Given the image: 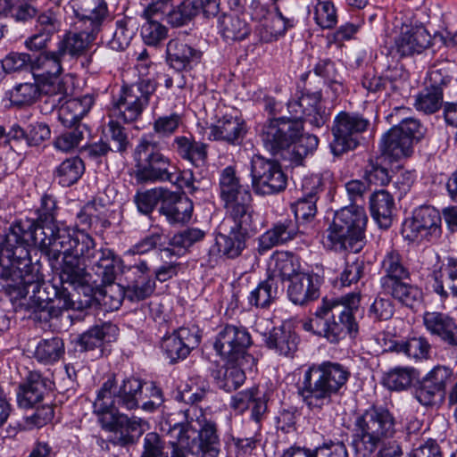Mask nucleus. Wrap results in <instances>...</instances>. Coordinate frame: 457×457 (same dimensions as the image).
<instances>
[{
    "mask_svg": "<svg viewBox=\"0 0 457 457\" xmlns=\"http://www.w3.org/2000/svg\"><path fill=\"white\" fill-rule=\"evenodd\" d=\"M246 132V124L241 116L226 113L210 127L209 138L237 145L242 143Z\"/></svg>",
    "mask_w": 457,
    "mask_h": 457,
    "instance_id": "nucleus-25",
    "label": "nucleus"
},
{
    "mask_svg": "<svg viewBox=\"0 0 457 457\" xmlns=\"http://www.w3.org/2000/svg\"><path fill=\"white\" fill-rule=\"evenodd\" d=\"M281 457H348L343 442H330L319 446L312 454H308L300 448H290Z\"/></svg>",
    "mask_w": 457,
    "mask_h": 457,
    "instance_id": "nucleus-52",
    "label": "nucleus"
},
{
    "mask_svg": "<svg viewBox=\"0 0 457 457\" xmlns=\"http://www.w3.org/2000/svg\"><path fill=\"white\" fill-rule=\"evenodd\" d=\"M407 280L396 281L382 287V289L386 295L392 296L401 304L412 309L422 303L423 293L421 288L407 282Z\"/></svg>",
    "mask_w": 457,
    "mask_h": 457,
    "instance_id": "nucleus-40",
    "label": "nucleus"
},
{
    "mask_svg": "<svg viewBox=\"0 0 457 457\" xmlns=\"http://www.w3.org/2000/svg\"><path fill=\"white\" fill-rule=\"evenodd\" d=\"M202 52L172 39L167 45V60L178 71L192 69L200 62Z\"/></svg>",
    "mask_w": 457,
    "mask_h": 457,
    "instance_id": "nucleus-32",
    "label": "nucleus"
},
{
    "mask_svg": "<svg viewBox=\"0 0 457 457\" xmlns=\"http://www.w3.org/2000/svg\"><path fill=\"white\" fill-rule=\"evenodd\" d=\"M441 216L430 206H420L413 212L411 218L403 225L402 234L410 241L436 239L441 235Z\"/></svg>",
    "mask_w": 457,
    "mask_h": 457,
    "instance_id": "nucleus-19",
    "label": "nucleus"
},
{
    "mask_svg": "<svg viewBox=\"0 0 457 457\" xmlns=\"http://www.w3.org/2000/svg\"><path fill=\"white\" fill-rule=\"evenodd\" d=\"M252 187L259 195H270L284 191L287 177L278 162L254 155L251 161Z\"/></svg>",
    "mask_w": 457,
    "mask_h": 457,
    "instance_id": "nucleus-16",
    "label": "nucleus"
},
{
    "mask_svg": "<svg viewBox=\"0 0 457 457\" xmlns=\"http://www.w3.org/2000/svg\"><path fill=\"white\" fill-rule=\"evenodd\" d=\"M302 122L291 117L271 120L262 129L263 145L272 155L300 165L319 145L316 136L302 135Z\"/></svg>",
    "mask_w": 457,
    "mask_h": 457,
    "instance_id": "nucleus-2",
    "label": "nucleus"
},
{
    "mask_svg": "<svg viewBox=\"0 0 457 457\" xmlns=\"http://www.w3.org/2000/svg\"><path fill=\"white\" fill-rule=\"evenodd\" d=\"M64 353V344L62 338L54 337L38 342L34 352L35 358L44 363L58 361Z\"/></svg>",
    "mask_w": 457,
    "mask_h": 457,
    "instance_id": "nucleus-53",
    "label": "nucleus"
},
{
    "mask_svg": "<svg viewBox=\"0 0 457 457\" xmlns=\"http://www.w3.org/2000/svg\"><path fill=\"white\" fill-rule=\"evenodd\" d=\"M220 232L216 236L215 245L211 247V256L221 255L228 259L238 257L245 248V238L249 233L256 232L257 225L251 216L248 227L241 225L226 216L220 226Z\"/></svg>",
    "mask_w": 457,
    "mask_h": 457,
    "instance_id": "nucleus-15",
    "label": "nucleus"
},
{
    "mask_svg": "<svg viewBox=\"0 0 457 457\" xmlns=\"http://www.w3.org/2000/svg\"><path fill=\"white\" fill-rule=\"evenodd\" d=\"M433 289L444 300L457 297V259L448 258L440 270L434 273Z\"/></svg>",
    "mask_w": 457,
    "mask_h": 457,
    "instance_id": "nucleus-36",
    "label": "nucleus"
},
{
    "mask_svg": "<svg viewBox=\"0 0 457 457\" xmlns=\"http://www.w3.org/2000/svg\"><path fill=\"white\" fill-rule=\"evenodd\" d=\"M296 221L285 219L275 223L267 230L259 240V246L262 251H267L274 246L292 240L298 233Z\"/></svg>",
    "mask_w": 457,
    "mask_h": 457,
    "instance_id": "nucleus-35",
    "label": "nucleus"
},
{
    "mask_svg": "<svg viewBox=\"0 0 457 457\" xmlns=\"http://www.w3.org/2000/svg\"><path fill=\"white\" fill-rule=\"evenodd\" d=\"M369 126L370 120L359 113L339 112L334 120L332 127L334 139L329 145L333 154L338 156L355 149L360 144L361 135L368 129Z\"/></svg>",
    "mask_w": 457,
    "mask_h": 457,
    "instance_id": "nucleus-14",
    "label": "nucleus"
},
{
    "mask_svg": "<svg viewBox=\"0 0 457 457\" xmlns=\"http://www.w3.org/2000/svg\"><path fill=\"white\" fill-rule=\"evenodd\" d=\"M207 9L199 0H184L174 9L170 11L165 20L172 27L187 26L199 13L200 10Z\"/></svg>",
    "mask_w": 457,
    "mask_h": 457,
    "instance_id": "nucleus-46",
    "label": "nucleus"
},
{
    "mask_svg": "<svg viewBox=\"0 0 457 457\" xmlns=\"http://www.w3.org/2000/svg\"><path fill=\"white\" fill-rule=\"evenodd\" d=\"M85 166L79 157H71L64 160L55 170L54 175L59 184L62 187H70L75 184L83 175Z\"/></svg>",
    "mask_w": 457,
    "mask_h": 457,
    "instance_id": "nucleus-50",
    "label": "nucleus"
},
{
    "mask_svg": "<svg viewBox=\"0 0 457 457\" xmlns=\"http://www.w3.org/2000/svg\"><path fill=\"white\" fill-rule=\"evenodd\" d=\"M181 123V115L173 112L170 115L160 116L154 120L153 129L161 137H170L177 131Z\"/></svg>",
    "mask_w": 457,
    "mask_h": 457,
    "instance_id": "nucleus-64",
    "label": "nucleus"
},
{
    "mask_svg": "<svg viewBox=\"0 0 457 457\" xmlns=\"http://www.w3.org/2000/svg\"><path fill=\"white\" fill-rule=\"evenodd\" d=\"M112 328L111 324L95 326L79 336L78 344L83 351L93 350L103 345L106 336Z\"/></svg>",
    "mask_w": 457,
    "mask_h": 457,
    "instance_id": "nucleus-59",
    "label": "nucleus"
},
{
    "mask_svg": "<svg viewBox=\"0 0 457 457\" xmlns=\"http://www.w3.org/2000/svg\"><path fill=\"white\" fill-rule=\"evenodd\" d=\"M166 191L167 188L159 187L137 192L134 195V203L141 213L148 215L152 213L158 204L162 205Z\"/></svg>",
    "mask_w": 457,
    "mask_h": 457,
    "instance_id": "nucleus-55",
    "label": "nucleus"
},
{
    "mask_svg": "<svg viewBox=\"0 0 457 457\" xmlns=\"http://www.w3.org/2000/svg\"><path fill=\"white\" fill-rule=\"evenodd\" d=\"M287 109L295 120H303L316 128L322 127L329 117V113L321 104L320 90L311 92L305 88L297 100L287 103Z\"/></svg>",
    "mask_w": 457,
    "mask_h": 457,
    "instance_id": "nucleus-20",
    "label": "nucleus"
},
{
    "mask_svg": "<svg viewBox=\"0 0 457 457\" xmlns=\"http://www.w3.org/2000/svg\"><path fill=\"white\" fill-rule=\"evenodd\" d=\"M303 195L294 204L292 210L296 220H309L316 214L317 195L322 191V181L319 176L305 178L303 182Z\"/></svg>",
    "mask_w": 457,
    "mask_h": 457,
    "instance_id": "nucleus-28",
    "label": "nucleus"
},
{
    "mask_svg": "<svg viewBox=\"0 0 457 457\" xmlns=\"http://www.w3.org/2000/svg\"><path fill=\"white\" fill-rule=\"evenodd\" d=\"M62 57L57 51L44 52L31 62V71L35 81L39 79L60 75L62 71Z\"/></svg>",
    "mask_w": 457,
    "mask_h": 457,
    "instance_id": "nucleus-42",
    "label": "nucleus"
},
{
    "mask_svg": "<svg viewBox=\"0 0 457 457\" xmlns=\"http://www.w3.org/2000/svg\"><path fill=\"white\" fill-rule=\"evenodd\" d=\"M349 370L338 362L324 361L309 367L298 386V395L312 411H320L331 403L350 378Z\"/></svg>",
    "mask_w": 457,
    "mask_h": 457,
    "instance_id": "nucleus-4",
    "label": "nucleus"
},
{
    "mask_svg": "<svg viewBox=\"0 0 457 457\" xmlns=\"http://www.w3.org/2000/svg\"><path fill=\"white\" fill-rule=\"evenodd\" d=\"M279 293L278 281L274 276H269L250 293L249 302L256 307L265 308L278 297Z\"/></svg>",
    "mask_w": 457,
    "mask_h": 457,
    "instance_id": "nucleus-49",
    "label": "nucleus"
},
{
    "mask_svg": "<svg viewBox=\"0 0 457 457\" xmlns=\"http://www.w3.org/2000/svg\"><path fill=\"white\" fill-rule=\"evenodd\" d=\"M432 41L428 30H405L395 38V48L401 56L421 53Z\"/></svg>",
    "mask_w": 457,
    "mask_h": 457,
    "instance_id": "nucleus-39",
    "label": "nucleus"
},
{
    "mask_svg": "<svg viewBox=\"0 0 457 457\" xmlns=\"http://www.w3.org/2000/svg\"><path fill=\"white\" fill-rule=\"evenodd\" d=\"M231 408L239 413L251 409V419L259 423L267 411L265 395L257 387H251L235 395L231 399Z\"/></svg>",
    "mask_w": 457,
    "mask_h": 457,
    "instance_id": "nucleus-29",
    "label": "nucleus"
},
{
    "mask_svg": "<svg viewBox=\"0 0 457 457\" xmlns=\"http://www.w3.org/2000/svg\"><path fill=\"white\" fill-rule=\"evenodd\" d=\"M220 196L224 203L226 216L248 227L251 216L254 215L251 204L252 195L248 189L240 184L234 167L228 166L220 175Z\"/></svg>",
    "mask_w": 457,
    "mask_h": 457,
    "instance_id": "nucleus-9",
    "label": "nucleus"
},
{
    "mask_svg": "<svg viewBox=\"0 0 457 457\" xmlns=\"http://www.w3.org/2000/svg\"><path fill=\"white\" fill-rule=\"evenodd\" d=\"M0 280L21 298L33 293L43 282L31 263L29 247L21 240L7 243V233L0 241Z\"/></svg>",
    "mask_w": 457,
    "mask_h": 457,
    "instance_id": "nucleus-3",
    "label": "nucleus"
},
{
    "mask_svg": "<svg viewBox=\"0 0 457 457\" xmlns=\"http://www.w3.org/2000/svg\"><path fill=\"white\" fill-rule=\"evenodd\" d=\"M431 345L423 337H412L406 342H390L384 351L403 353L407 357L414 360L428 359Z\"/></svg>",
    "mask_w": 457,
    "mask_h": 457,
    "instance_id": "nucleus-47",
    "label": "nucleus"
},
{
    "mask_svg": "<svg viewBox=\"0 0 457 457\" xmlns=\"http://www.w3.org/2000/svg\"><path fill=\"white\" fill-rule=\"evenodd\" d=\"M320 278L313 273L296 275L287 287L289 300L298 305H307L320 297Z\"/></svg>",
    "mask_w": 457,
    "mask_h": 457,
    "instance_id": "nucleus-27",
    "label": "nucleus"
},
{
    "mask_svg": "<svg viewBox=\"0 0 457 457\" xmlns=\"http://www.w3.org/2000/svg\"><path fill=\"white\" fill-rule=\"evenodd\" d=\"M172 148L183 160L188 161L195 167H203L206 164L207 145L203 142L179 136L174 138Z\"/></svg>",
    "mask_w": 457,
    "mask_h": 457,
    "instance_id": "nucleus-34",
    "label": "nucleus"
},
{
    "mask_svg": "<svg viewBox=\"0 0 457 457\" xmlns=\"http://www.w3.org/2000/svg\"><path fill=\"white\" fill-rule=\"evenodd\" d=\"M420 122L410 117L401 120L399 124L392 127L381 138L382 154L394 160L409 157L413 152V141L422 137Z\"/></svg>",
    "mask_w": 457,
    "mask_h": 457,
    "instance_id": "nucleus-13",
    "label": "nucleus"
},
{
    "mask_svg": "<svg viewBox=\"0 0 457 457\" xmlns=\"http://www.w3.org/2000/svg\"><path fill=\"white\" fill-rule=\"evenodd\" d=\"M367 221V214L361 206L351 204L341 208L336 212L326 231L325 245L336 252H360Z\"/></svg>",
    "mask_w": 457,
    "mask_h": 457,
    "instance_id": "nucleus-7",
    "label": "nucleus"
},
{
    "mask_svg": "<svg viewBox=\"0 0 457 457\" xmlns=\"http://www.w3.org/2000/svg\"><path fill=\"white\" fill-rule=\"evenodd\" d=\"M117 382L114 377L108 378L99 389L93 403L94 412L102 415L103 428L115 433V442L120 445L133 444L142 432L145 421L141 418H129L113 412L118 406Z\"/></svg>",
    "mask_w": 457,
    "mask_h": 457,
    "instance_id": "nucleus-6",
    "label": "nucleus"
},
{
    "mask_svg": "<svg viewBox=\"0 0 457 457\" xmlns=\"http://www.w3.org/2000/svg\"><path fill=\"white\" fill-rule=\"evenodd\" d=\"M82 236H87V233H71L57 225L37 227L33 220L26 219L10 227L7 243H17L21 240L29 248L38 246L51 262H57L62 255L60 278L62 283H68L69 280L81 278L83 270L77 265Z\"/></svg>",
    "mask_w": 457,
    "mask_h": 457,
    "instance_id": "nucleus-1",
    "label": "nucleus"
},
{
    "mask_svg": "<svg viewBox=\"0 0 457 457\" xmlns=\"http://www.w3.org/2000/svg\"><path fill=\"white\" fill-rule=\"evenodd\" d=\"M191 417L195 420L192 426L194 434L188 433V446L174 448L171 457H187L188 453L197 457H218L220 442L214 421L206 419L202 409H192Z\"/></svg>",
    "mask_w": 457,
    "mask_h": 457,
    "instance_id": "nucleus-10",
    "label": "nucleus"
},
{
    "mask_svg": "<svg viewBox=\"0 0 457 457\" xmlns=\"http://www.w3.org/2000/svg\"><path fill=\"white\" fill-rule=\"evenodd\" d=\"M265 342L270 349L276 350L281 355L289 356L297 349L298 337L289 328H274Z\"/></svg>",
    "mask_w": 457,
    "mask_h": 457,
    "instance_id": "nucleus-44",
    "label": "nucleus"
},
{
    "mask_svg": "<svg viewBox=\"0 0 457 457\" xmlns=\"http://www.w3.org/2000/svg\"><path fill=\"white\" fill-rule=\"evenodd\" d=\"M205 231L198 228H187L174 234L170 239V245L174 247L189 248L193 245L204 240Z\"/></svg>",
    "mask_w": 457,
    "mask_h": 457,
    "instance_id": "nucleus-63",
    "label": "nucleus"
},
{
    "mask_svg": "<svg viewBox=\"0 0 457 457\" xmlns=\"http://www.w3.org/2000/svg\"><path fill=\"white\" fill-rule=\"evenodd\" d=\"M93 98L85 96L81 98L67 99L58 107V120L64 127L71 128L80 123V120L88 112Z\"/></svg>",
    "mask_w": 457,
    "mask_h": 457,
    "instance_id": "nucleus-37",
    "label": "nucleus"
},
{
    "mask_svg": "<svg viewBox=\"0 0 457 457\" xmlns=\"http://www.w3.org/2000/svg\"><path fill=\"white\" fill-rule=\"evenodd\" d=\"M200 341L201 335L197 328L181 327L163 337L162 349L170 362L176 363L186 359L199 345Z\"/></svg>",
    "mask_w": 457,
    "mask_h": 457,
    "instance_id": "nucleus-22",
    "label": "nucleus"
},
{
    "mask_svg": "<svg viewBox=\"0 0 457 457\" xmlns=\"http://www.w3.org/2000/svg\"><path fill=\"white\" fill-rule=\"evenodd\" d=\"M251 337L244 327L226 325L217 334L214 349L228 361H237L243 357L251 345Z\"/></svg>",
    "mask_w": 457,
    "mask_h": 457,
    "instance_id": "nucleus-21",
    "label": "nucleus"
},
{
    "mask_svg": "<svg viewBox=\"0 0 457 457\" xmlns=\"http://www.w3.org/2000/svg\"><path fill=\"white\" fill-rule=\"evenodd\" d=\"M418 375L414 368L395 367L384 374L383 385L389 390L403 391L411 386Z\"/></svg>",
    "mask_w": 457,
    "mask_h": 457,
    "instance_id": "nucleus-48",
    "label": "nucleus"
},
{
    "mask_svg": "<svg viewBox=\"0 0 457 457\" xmlns=\"http://www.w3.org/2000/svg\"><path fill=\"white\" fill-rule=\"evenodd\" d=\"M40 95L39 83H21L11 91V99L17 104H28L34 102Z\"/></svg>",
    "mask_w": 457,
    "mask_h": 457,
    "instance_id": "nucleus-62",
    "label": "nucleus"
},
{
    "mask_svg": "<svg viewBox=\"0 0 457 457\" xmlns=\"http://www.w3.org/2000/svg\"><path fill=\"white\" fill-rule=\"evenodd\" d=\"M92 40H94L93 33H88L87 30H70L59 42L57 52L62 57L65 54L77 57L85 52Z\"/></svg>",
    "mask_w": 457,
    "mask_h": 457,
    "instance_id": "nucleus-45",
    "label": "nucleus"
},
{
    "mask_svg": "<svg viewBox=\"0 0 457 457\" xmlns=\"http://www.w3.org/2000/svg\"><path fill=\"white\" fill-rule=\"evenodd\" d=\"M422 320L431 336L457 350V321L454 318L441 312H425Z\"/></svg>",
    "mask_w": 457,
    "mask_h": 457,
    "instance_id": "nucleus-24",
    "label": "nucleus"
},
{
    "mask_svg": "<svg viewBox=\"0 0 457 457\" xmlns=\"http://www.w3.org/2000/svg\"><path fill=\"white\" fill-rule=\"evenodd\" d=\"M156 85L150 79L125 86L113 100L112 114L126 123L137 120L149 104Z\"/></svg>",
    "mask_w": 457,
    "mask_h": 457,
    "instance_id": "nucleus-12",
    "label": "nucleus"
},
{
    "mask_svg": "<svg viewBox=\"0 0 457 457\" xmlns=\"http://www.w3.org/2000/svg\"><path fill=\"white\" fill-rule=\"evenodd\" d=\"M155 288V281L150 277H139L123 290L124 297L131 302H139L150 296Z\"/></svg>",
    "mask_w": 457,
    "mask_h": 457,
    "instance_id": "nucleus-60",
    "label": "nucleus"
},
{
    "mask_svg": "<svg viewBox=\"0 0 457 457\" xmlns=\"http://www.w3.org/2000/svg\"><path fill=\"white\" fill-rule=\"evenodd\" d=\"M454 70L455 64L449 61H443L435 64L428 71L426 87L443 91V87L453 79Z\"/></svg>",
    "mask_w": 457,
    "mask_h": 457,
    "instance_id": "nucleus-54",
    "label": "nucleus"
},
{
    "mask_svg": "<svg viewBox=\"0 0 457 457\" xmlns=\"http://www.w3.org/2000/svg\"><path fill=\"white\" fill-rule=\"evenodd\" d=\"M77 16L88 21L90 25L99 27L107 16V6L104 0H71Z\"/></svg>",
    "mask_w": 457,
    "mask_h": 457,
    "instance_id": "nucleus-43",
    "label": "nucleus"
},
{
    "mask_svg": "<svg viewBox=\"0 0 457 457\" xmlns=\"http://www.w3.org/2000/svg\"><path fill=\"white\" fill-rule=\"evenodd\" d=\"M146 385L141 379L130 377L117 384L116 396L118 406L127 410H134L138 407L142 400L143 388Z\"/></svg>",
    "mask_w": 457,
    "mask_h": 457,
    "instance_id": "nucleus-41",
    "label": "nucleus"
},
{
    "mask_svg": "<svg viewBox=\"0 0 457 457\" xmlns=\"http://www.w3.org/2000/svg\"><path fill=\"white\" fill-rule=\"evenodd\" d=\"M361 442L369 453H373L384 439L395 434V419L382 406H371L355 420Z\"/></svg>",
    "mask_w": 457,
    "mask_h": 457,
    "instance_id": "nucleus-11",
    "label": "nucleus"
},
{
    "mask_svg": "<svg viewBox=\"0 0 457 457\" xmlns=\"http://www.w3.org/2000/svg\"><path fill=\"white\" fill-rule=\"evenodd\" d=\"M443 104L442 90L432 89L426 87L416 97L415 107L426 114L437 112Z\"/></svg>",
    "mask_w": 457,
    "mask_h": 457,
    "instance_id": "nucleus-58",
    "label": "nucleus"
},
{
    "mask_svg": "<svg viewBox=\"0 0 457 457\" xmlns=\"http://www.w3.org/2000/svg\"><path fill=\"white\" fill-rule=\"evenodd\" d=\"M136 179L138 182L172 181L176 166L160 150L158 142L149 136L140 138L135 149Z\"/></svg>",
    "mask_w": 457,
    "mask_h": 457,
    "instance_id": "nucleus-8",
    "label": "nucleus"
},
{
    "mask_svg": "<svg viewBox=\"0 0 457 457\" xmlns=\"http://www.w3.org/2000/svg\"><path fill=\"white\" fill-rule=\"evenodd\" d=\"M371 216L384 229L391 227L395 211L394 197L386 190L373 193L370 198Z\"/></svg>",
    "mask_w": 457,
    "mask_h": 457,
    "instance_id": "nucleus-38",
    "label": "nucleus"
},
{
    "mask_svg": "<svg viewBox=\"0 0 457 457\" xmlns=\"http://www.w3.org/2000/svg\"><path fill=\"white\" fill-rule=\"evenodd\" d=\"M272 260L274 268L271 276H274V278L278 276L282 280L290 282L296 275L303 273L300 271L298 259L293 253L287 252L277 253Z\"/></svg>",
    "mask_w": 457,
    "mask_h": 457,
    "instance_id": "nucleus-51",
    "label": "nucleus"
},
{
    "mask_svg": "<svg viewBox=\"0 0 457 457\" xmlns=\"http://www.w3.org/2000/svg\"><path fill=\"white\" fill-rule=\"evenodd\" d=\"M380 287H385L402 279H410L411 272L403 257L395 250L386 253L381 263Z\"/></svg>",
    "mask_w": 457,
    "mask_h": 457,
    "instance_id": "nucleus-33",
    "label": "nucleus"
},
{
    "mask_svg": "<svg viewBox=\"0 0 457 457\" xmlns=\"http://www.w3.org/2000/svg\"><path fill=\"white\" fill-rule=\"evenodd\" d=\"M47 379L36 371L29 373L26 381L20 385L17 401L20 407L31 408L43 400L47 391Z\"/></svg>",
    "mask_w": 457,
    "mask_h": 457,
    "instance_id": "nucleus-31",
    "label": "nucleus"
},
{
    "mask_svg": "<svg viewBox=\"0 0 457 457\" xmlns=\"http://www.w3.org/2000/svg\"><path fill=\"white\" fill-rule=\"evenodd\" d=\"M361 295L360 292H352L345 295L346 307L337 313L338 321L327 320L322 322L321 335L330 343L337 344L344 339L347 334L354 337L359 330L355 315L360 310Z\"/></svg>",
    "mask_w": 457,
    "mask_h": 457,
    "instance_id": "nucleus-18",
    "label": "nucleus"
},
{
    "mask_svg": "<svg viewBox=\"0 0 457 457\" xmlns=\"http://www.w3.org/2000/svg\"><path fill=\"white\" fill-rule=\"evenodd\" d=\"M78 265L82 269L81 278L69 280L73 286L112 285L120 270L121 259L110 248H96L94 238L87 234L81 237Z\"/></svg>",
    "mask_w": 457,
    "mask_h": 457,
    "instance_id": "nucleus-5",
    "label": "nucleus"
},
{
    "mask_svg": "<svg viewBox=\"0 0 457 457\" xmlns=\"http://www.w3.org/2000/svg\"><path fill=\"white\" fill-rule=\"evenodd\" d=\"M40 95L47 96L46 102L52 104L53 108H56L63 100L73 93L74 81L73 78L67 74L62 77L60 75L39 79Z\"/></svg>",
    "mask_w": 457,
    "mask_h": 457,
    "instance_id": "nucleus-30",
    "label": "nucleus"
},
{
    "mask_svg": "<svg viewBox=\"0 0 457 457\" xmlns=\"http://www.w3.org/2000/svg\"><path fill=\"white\" fill-rule=\"evenodd\" d=\"M199 409L196 406H190L185 410H179L170 413H163V421L161 422L162 431L167 432L170 436L169 444L174 448L188 446V433L194 434L192 426L195 419L191 417V410Z\"/></svg>",
    "mask_w": 457,
    "mask_h": 457,
    "instance_id": "nucleus-23",
    "label": "nucleus"
},
{
    "mask_svg": "<svg viewBox=\"0 0 457 457\" xmlns=\"http://www.w3.org/2000/svg\"><path fill=\"white\" fill-rule=\"evenodd\" d=\"M395 313V305L387 296L378 295L369 308L368 316L375 321L388 320Z\"/></svg>",
    "mask_w": 457,
    "mask_h": 457,
    "instance_id": "nucleus-61",
    "label": "nucleus"
},
{
    "mask_svg": "<svg viewBox=\"0 0 457 457\" xmlns=\"http://www.w3.org/2000/svg\"><path fill=\"white\" fill-rule=\"evenodd\" d=\"M73 127L54 139V145L56 149L65 153L71 152L84 140L85 134L87 132V126L79 123Z\"/></svg>",
    "mask_w": 457,
    "mask_h": 457,
    "instance_id": "nucleus-57",
    "label": "nucleus"
},
{
    "mask_svg": "<svg viewBox=\"0 0 457 457\" xmlns=\"http://www.w3.org/2000/svg\"><path fill=\"white\" fill-rule=\"evenodd\" d=\"M193 210V202L188 197L167 189L158 211L170 224H184L190 220Z\"/></svg>",
    "mask_w": 457,
    "mask_h": 457,
    "instance_id": "nucleus-26",
    "label": "nucleus"
},
{
    "mask_svg": "<svg viewBox=\"0 0 457 457\" xmlns=\"http://www.w3.org/2000/svg\"><path fill=\"white\" fill-rule=\"evenodd\" d=\"M35 312L44 320L58 318L63 311L76 309V303L71 298L66 288L59 287L51 282H42L30 296Z\"/></svg>",
    "mask_w": 457,
    "mask_h": 457,
    "instance_id": "nucleus-17",
    "label": "nucleus"
},
{
    "mask_svg": "<svg viewBox=\"0 0 457 457\" xmlns=\"http://www.w3.org/2000/svg\"><path fill=\"white\" fill-rule=\"evenodd\" d=\"M214 378L220 388L226 392H231L243 385L245 380V374L242 369L232 365L219 370Z\"/></svg>",
    "mask_w": 457,
    "mask_h": 457,
    "instance_id": "nucleus-56",
    "label": "nucleus"
}]
</instances>
